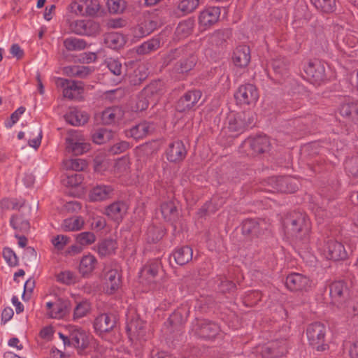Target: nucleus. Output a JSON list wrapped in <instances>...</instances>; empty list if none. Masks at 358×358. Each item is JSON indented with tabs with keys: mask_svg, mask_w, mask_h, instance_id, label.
<instances>
[{
	"mask_svg": "<svg viewBox=\"0 0 358 358\" xmlns=\"http://www.w3.org/2000/svg\"><path fill=\"white\" fill-rule=\"evenodd\" d=\"M326 327L320 322L310 324L306 330V335L310 345L317 351H324L327 348L325 342Z\"/></svg>",
	"mask_w": 358,
	"mask_h": 358,
	"instance_id": "1",
	"label": "nucleus"
},
{
	"mask_svg": "<svg viewBox=\"0 0 358 358\" xmlns=\"http://www.w3.org/2000/svg\"><path fill=\"white\" fill-rule=\"evenodd\" d=\"M237 103L240 105H255L259 99L257 88L252 84L241 85L234 94Z\"/></svg>",
	"mask_w": 358,
	"mask_h": 358,
	"instance_id": "2",
	"label": "nucleus"
},
{
	"mask_svg": "<svg viewBox=\"0 0 358 358\" xmlns=\"http://www.w3.org/2000/svg\"><path fill=\"white\" fill-rule=\"evenodd\" d=\"M310 227L309 219L306 215L300 214L287 225V232L290 236L302 238L308 235Z\"/></svg>",
	"mask_w": 358,
	"mask_h": 358,
	"instance_id": "3",
	"label": "nucleus"
},
{
	"mask_svg": "<svg viewBox=\"0 0 358 358\" xmlns=\"http://www.w3.org/2000/svg\"><path fill=\"white\" fill-rule=\"evenodd\" d=\"M66 149L74 155H82L90 149V145L86 142L84 136L77 131H72L66 138Z\"/></svg>",
	"mask_w": 358,
	"mask_h": 358,
	"instance_id": "4",
	"label": "nucleus"
},
{
	"mask_svg": "<svg viewBox=\"0 0 358 358\" xmlns=\"http://www.w3.org/2000/svg\"><path fill=\"white\" fill-rule=\"evenodd\" d=\"M306 79L313 85H320L326 80L325 66L320 61L310 62L304 67Z\"/></svg>",
	"mask_w": 358,
	"mask_h": 358,
	"instance_id": "5",
	"label": "nucleus"
},
{
	"mask_svg": "<svg viewBox=\"0 0 358 358\" xmlns=\"http://www.w3.org/2000/svg\"><path fill=\"white\" fill-rule=\"evenodd\" d=\"M321 252L326 259L334 261L343 260L348 256L344 245L334 240L328 241L321 249Z\"/></svg>",
	"mask_w": 358,
	"mask_h": 358,
	"instance_id": "6",
	"label": "nucleus"
},
{
	"mask_svg": "<svg viewBox=\"0 0 358 358\" xmlns=\"http://www.w3.org/2000/svg\"><path fill=\"white\" fill-rule=\"evenodd\" d=\"M160 262L155 260L146 264L140 271V278L143 283L152 285L153 288L159 282L158 273L160 270Z\"/></svg>",
	"mask_w": 358,
	"mask_h": 358,
	"instance_id": "7",
	"label": "nucleus"
},
{
	"mask_svg": "<svg viewBox=\"0 0 358 358\" xmlns=\"http://www.w3.org/2000/svg\"><path fill=\"white\" fill-rule=\"evenodd\" d=\"M45 315L49 318L62 319L69 311L68 303L60 298L48 301L45 305Z\"/></svg>",
	"mask_w": 358,
	"mask_h": 358,
	"instance_id": "8",
	"label": "nucleus"
},
{
	"mask_svg": "<svg viewBox=\"0 0 358 358\" xmlns=\"http://www.w3.org/2000/svg\"><path fill=\"white\" fill-rule=\"evenodd\" d=\"M57 85L63 88V94L69 99H76L83 93V85L81 82L58 78Z\"/></svg>",
	"mask_w": 358,
	"mask_h": 358,
	"instance_id": "9",
	"label": "nucleus"
},
{
	"mask_svg": "<svg viewBox=\"0 0 358 358\" xmlns=\"http://www.w3.org/2000/svg\"><path fill=\"white\" fill-rule=\"evenodd\" d=\"M120 285L121 278L119 268H115L108 270L104 275L103 291L108 294H112L120 287Z\"/></svg>",
	"mask_w": 358,
	"mask_h": 358,
	"instance_id": "10",
	"label": "nucleus"
},
{
	"mask_svg": "<svg viewBox=\"0 0 358 358\" xmlns=\"http://www.w3.org/2000/svg\"><path fill=\"white\" fill-rule=\"evenodd\" d=\"M231 59L236 67L239 69L246 68L251 60L250 48L245 45L237 46L233 52Z\"/></svg>",
	"mask_w": 358,
	"mask_h": 358,
	"instance_id": "11",
	"label": "nucleus"
},
{
	"mask_svg": "<svg viewBox=\"0 0 358 358\" xmlns=\"http://www.w3.org/2000/svg\"><path fill=\"white\" fill-rule=\"evenodd\" d=\"M127 331L129 338L131 341H141L145 339V327L143 321L138 317H136L128 321L127 324Z\"/></svg>",
	"mask_w": 358,
	"mask_h": 358,
	"instance_id": "12",
	"label": "nucleus"
},
{
	"mask_svg": "<svg viewBox=\"0 0 358 358\" xmlns=\"http://www.w3.org/2000/svg\"><path fill=\"white\" fill-rule=\"evenodd\" d=\"M285 285L292 291L306 290L310 287L311 282L308 277L294 273L287 275Z\"/></svg>",
	"mask_w": 358,
	"mask_h": 358,
	"instance_id": "13",
	"label": "nucleus"
},
{
	"mask_svg": "<svg viewBox=\"0 0 358 358\" xmlns=\"http://www.w3.org/2000/svg\"><path fill=\"white\" fill-rule=\"evenodd\" d=\"M157 26L156 20L150 17H145L143 20L132 29V35L136 39L141 38L152 33L157 28Z\"/></svg>",
	"mask_w": 358,
	"mask_h": 358,
	"instance_id": "14",
	"label": "nucleus"
},
{
	"mask_svg": "<svg viewBox=\"0 0 358 358\" xmlns=\"http://www.w3.org/2000/svg\"><path fill=\"white\" fill-rule=\"evenodd\" d=\"M242 113H230L227 117V129L230 132V136L234 137L242 133L246 126L245 120L243 119Z\"/></svg>",
	"mask_w": 358,
	"mask_h": 358,
	"instance_id": "15",
	"label": "nucleus"
},
{
	"mask_svg": "<svg viewBox=\"0 0 358 358\" xmlns=\"http://www.w3.org/2000/svg\"><path fill=\"white\" fill-rule=\"evenodd\" d=\"M220 10L218 7H210L201 12L199 15V24L201 27L207 28L218 21Z\"/></svg>",
	"mask_w": 358,
	"mask_h": 358,
	"instance_id": "16",
	"label": "nucleus"
},
{
	"mask_svg": "<svg viewBox=\"0 0 358 358\" xmlns=\"http://www.w3.org/2000/svg\"><path fill=\"white\" fill-rule=\"evenodd\" d=\"M127 204L122 201L114 202L106 208V215L115 222H119L127 212Z\"/></svg>",
	"mask_w": 358,
	"mask_h": 358,
	"instance_id": "17",
	"label": "nucleus"
},
{
	"mask_svg": "<svg viewBox=\"0 0 358 358\" xmlns=\"http://www.w3.org/2000/svg\"><path fill=\"white\" fill-rule=\"evenodd\" d=\"M71 345L83 350L90 344V335L80 329H73L70 333Z\"/></svg>",
	"mask_w": 358,
	"mask_h": 358,
	"instance_id": "18",
	"label": "nucleus"
},
{
	"mask_svg": "<svg viewBox=\"0 0 358 358\" xmlns=\"http://www.w3.org/2000/svg\"><path fill=\"white\" fill-rule=\"evenodd\" d=\"M201 96L199 90L189 91L187 92L178 101L177 109L179 111L189 110L199 101Z\"/></svg>",
	"mask_w": 358,
	"mask_h": 358,
	"instance_id": "19",
	"label": "nucleus"
},
{
	"mask_svg": "<svg viewBox=\"0 0 358 358\" xmlns=\"http://www.w3.org/2000/svg\"><path fill=\"white\" fill-rule=\"evenodd\" d=\"M243 143L245 147H250L255 153L265 152L270 145L269 139L266 136H258L248 138Z\"/></svg>",
	"mask_w": 358,
	"mask_h": 358,
	"instance_id": "20",
	"label": "nucleus"
},
{
	"mask_svg": "<svg viewBox=\"0 0 358 358\" xmlns=\"http://www.w3.org/2000/svg\"><path fill=\"white\" fill-rule=\"evenodd\" d=\"M154 127L152 124L143 122L125 131L127 137H131L136 140L141 139L148 135Z\"/></svg>",
	"mask_w": 358,
	"mask_h": 358,
	"instance_id": "21",
	"label": "nucleus"
},
{
	"mask_svg": "<svg viewBox=\"0 0 358 358\" xmlns=\"http://www.w3.org/2000/svg\"><path fill=\"white\" fill-rule=\"evenodd\" d=\"M115 324V321L112 315L101 314L94 320V327L95 331L101 334L111 330Z\"/></svg>",
	"mask_w": 358,
	"mask_h": 358,
	"instance_id": "22",
	"label": "nucleus"
},
{
	"mask_svg": "<svg viewBox=\"0 0 358 358\" xmlns=\"http://www.w3.org/2000/svg\"><path fill=\"white\" fill-rule=\"evenodd\" d=\"M73 31L78 34L91 35L97 32L99 26L92 21L76 20L72 24Z\"/></svg>",
	"mask_w": 358,
	"mask_h": 358,
	"instance_id": "23",
	"label": "nucleus"
},
{
	"mask_svg": "<svg viewBox=\"0 0 358 358\" xmlns=\"http://www.w3.org/2000/svg\"><path fill=\"white\" fill-rule=\"evenodd\" d=\"M102 166L111 171L113 169L115 172H123L129 168V161L127 158H120L115 162L110 163L108 161H104L101 164H99L96 160L94 165L95 171L98 172L102 171Z\"/></svg>",
	"mask_w": 358,
	"mask_h": 358,
	"instance_id": "24",
	"label": "nucleus"
},
{
	"mask_svg": "<svg viewBox=\"0 0 358 358\" xmlns=\"http://www.w3.org/2000/svg\"><path fill=\"white\" fill-rule=\"evenodd\" d=\"M97 264L96 257L87 254L82 257L78 266V271L83 276H88L95 269Z\"/></svg>",
	"mask_w": 358,
	"mask_h": 358,
	"instance_id": "25",
	"label": "nucleus"
},
{
	"mask_svg": "<svg viewBox=\"0 0 358 358\" xmlns=\"http://www.w3.org/2000/svg\"><path fill=\"white\" fill-rule=\"evenodd\" d=\"M185 155L186 150L181 141H176L171 144L166 152L168 160L173 162L182 160Z\"/></svg>",
	"mask_w": 358,
	"mask_h": 358,
	"instance_id": "26",
	"label": "nucleus"
},
{
	"mask_svg": "<svg viewBox=\"0 0 358 358\" xmlns=\"http://www.w3.org/2000/svg\"><path fill=\"white\" fill-rule=\"evenodd\" d=\"M113 191V189L110 186L97 185L91 189L89 198L92 201H103L110 197Z\"/></svg>",
	"mask_w": 358,
	"mask_h": 358,
	"instance_id": "27",
	"label": "nucleus"
},
{
	"mask_svg": "<svg viewBox=\"0 0 358 358\" xmlns=\"http://www.w3.org/2000/svg\"><path fill=\"white\" fill-rule=\"evenodd\" d=\"M65 119L73 126H81L88 121L89 115L85 111L73 108L65 115Z\"/></svg>",
	"mask_w": 358,
	"mask_h": 358,
	"instance_id": "28",
	"label": "nucleus"
},
{
	"mask_svg": "<svg viewBox=\"0 0 358 358\" xmlns=\"http://www.w3.org/2000/svg\"><path fill=\"white\" fill-rule=\"evenodd\" d=\"M340 114L348 119L356 120L358 118V103L345 100L339 107Z\"/></svg>",
	"mask_w": 358,
	"mask_h": 358,
	"instance_id": "29",
	"label": "nucleus"
},
{
	"mask_svg": "<svg viewBox=\"0 0 358 358\" xmlns=\"http://www.w3.org/2000/svg\"><path fill=\"white\" fill-rule=\"evenodd\" d=\"M85 224L84 219L80 216H73L64 219L61 224L63 231H76L83 229Z\"/></svg>",
	"mask_w": 358,
	"mask_h": 358,
	"instance_id": "30",
	"label": "nucleus"
},
{
	"mask_svg": "<svg viewBox=\"0 0 358 358\" xmlns=\"http://www.w3.org/2000/svg\"><path fill=\"white\" fill-rule=\"evenodd\" d=\"M124 112L120 107L106 109L102 113V120L104 124H110L122 118Z\"/></svg>",
	"mask_w": 358,
	"mask_h": 358,
	"instance_id": "31",
	"label": "nucleus"
},
{
	"mask_svg": "<svg viewBox=\"0 0 358 358\" xmlns=\"http://www.w3.org/2000/svg\"><path fill=\"white\" fill-rule=\"evenodd\" d=\"M192 250L188 246L180 248L173 253L175 262L179 265H184L192 259Z\"/></svg>",
	"mask_w": 358,
	"mask_h": 358,
	"instance_id": "32",
	"label": "nucleus"
},
{
	"mask_svg": "<svg viewBox=\"0 0 358 358\" xmlns=\"http://www.w3.org/2000/svg\"><path fill=\"white\" fill-rule=\"evenodd\" d=\"M161 212L164 219L167 222H174L178 217V210L173 201L164 203L161 206Z\"/></svg>",
	"mask_w": 358,
	"mask_h": 358,
	"instance_id": "33",
	"label": "nucleus"
},
{
	"mask_svg": "<svg viewBox=\"0 0 358 358\" xmlns=\"http://www.w3.org/2000/svg\"><path fill=\"white\" fill-rule=\"evenodd\" d=\"M347 287L343 281H336L330 286V296L334 303L341 302Z\"/></svg>",
	"mask_w": 358,
	"mask_h": 358,
	"instance_id": "34",
	"label": "nucleus"
},
{
	"mask_svg": "<svg viewBox=\"0 0 358 358\" xmlns=\"http://www.w3.org/2000/svg\"><path fill=\"white\" fill-rule=\"evenodd\" d=\"M277 191L292 193L298 189V185L293 179L280 177L277 180Z\"/></svg>",
	"mask_w": 358,
	"mask_h": 358,
	"instance_id": "35",
	"label": "nucleus"
},
{
	"mask_svg": "<svg viewBox=\"0 0 358 358\" xmlns=\"http://www.w3.org/2000/svg\"><path fill=\"white\" fill-rule=\"evenodd\" d=\"M105 43L112 49H118L123 47L125 43V38L122 34L113 32L106 35Z\"/></svg>",
	"mask_w": 358,
	"mask_h": 358,
	"instance_id": "36",
	"label": "nucleus"
},
{
	"mask_svg": "<svg viewBox=\"0 0 358 358\" xmlns=\"http://www.w3.org/2000/svg\"><path fill=\"white\" fill-rule=\"evenodd\" d=\"M10 224L15 231L19 232H26L29 229V222L20 215L12 216Z\"/></svg>",
	"mask_w": 358,
	"mask_h": 358,
	"instance_id": "37",
	"label": "nucleus"
},
{
	"mask_svg": "<svg viewBox=\"0 0 358 358\" xmlns=\"http://www.w3.org/2000/svg\"><path fill=\"white\" fill-rule=\"evenodd\" d=\"M117 248V243L113 240H105L99 243L97 246L98 253L106 257L113 254Z\"/></svg>",
	"mask_w": 358,
	"mask_h": 358,
	"instance_id": "38",
	"label": "nucleus"
},
{
	"mask_svg": "<svg viewBox=\"0 0 358 358\" xmlns=\"http://www.w3.org/2000/svg\"><path fill=\"white\" fill-rule=\"evenodd\" d=\"M56 279L58 282L66 285H74L78 282V275L74 272L69 270L59 272L56 275Z\"/></svg>",
	"mask_w": 358,
	"mask_h": 358,
	"instance_id": "39",
	"label": "nucleus"
},
{
	"mask_svg": "<svg viewBox=\"0 0 358 358\" xmlns=\"http://www.w3.org/2000/svg\"><path fill=\"white\" fill-rule=\"evenodd\" d=\"M113 136L110 130L106 129H99L95 131L92 136L94 143L96 144H103L110 141Z\"/></svg>",
	"mask_w": 358,
	"mask_h": 358,
	"instance_id": "40",
	"label": "nucleus"
},
{
	"mask_svg": "<svg viewBox=\"0 0 358 358\" xmlns=\"http://www.w3.org/2000/svg\"><path fill=\"white\" fill-rule=\"evenodd\" d=\"M314 6L324 12L332 13L336 10V5L335 0H310Z\"/></svg>",
	"mask_w": 358,
	"mask_h": 358,
	"instance_id": "41",
	"label": "nucleus"
},
{
	"mask_svg": "<svg viewBox=\"0 0 358 358\" xmlns=\"http://www.w3.org/2000/svg\"><path fill=\"white\" fill-rule=\"evenodd\" d=\"M220 327L215 323L208 322L201 324V335L206 338H213L218 334Z\"/></svg>",
	"mask_w": 358,
	"mask_h": 358,
	"instance_id": "42",
	"label": "nucleus"
},
{
	"mask_svg": "<svg viewBox=\"0 0 358 358\" xmlns=\"http://www.w3.org/2000/svg\"><path fill=\"white\" fill-rule=\"evenodd\" d=\"M199 0H180L178 9L182 15H187L194 11L199 6Z\"/></svg>",
	"mask_w": 358,
	"mask_h": 358,
	"instance_id": "43",
	"label": "nucleus"
},
{
	"mask_svg": "<svg viewBox=\"0 0 358 358\" xmlns=\"http://www.w3.org/2000/svg\"><path fill=\"white\" fill-rule=\"evenodd\" d=\"M159 39L152 38L138 46L136 51L141 55L148 54L157 50L159 47Z\"/></svg>",
	"mask_w": 358,
	"mask_h": 358,
	"instance_id": "44",
	"label": "nucleus"
},
{
	"mask_svg": "<svg viewBox=\"0 0 358 358\" xmlns=\"http://www.w3.org/2000/svg\"><path fill=\"white\" fill-rule=\"evenodd\" d=\"M91 310V304L87 301L84 300L78 303L74 308L73 317L78 319L86 316Z\"/></svg>",
	"mask_w": 358,
	"mask_h": 358,
	"instance_id": "45",
	"label": "nucleus"
},
{
	"mask_svg": "<svg viewBox=\"0 0 358 358\" xmlns=\"http://www.w3.org/2000/svg\"><path fill=\"white\" fill-rule=\"evenodd\" d=\"M92 69L89 66H74L66 68V72L70 76H77L81 78H86L92 72Z\"/></svg>",
	"mask_w": 358,
	"mask_h": 358,
	"instance_id": "46",
	"label": "nucleus"
},
{
	"mask_svg": "<svg viewBox=\"0 0 358 358\" xmlns=\"http://www.w3.org/2000/svg\"><path fill=\"white\" fill-rule=\"evenodd\" d=\"M107 8L110 13H122L125 9V3L122 0H108Z\"/></svg>",
	"mask_w": 358,
	"mask_h": 358,
	"instance_id": "47",
	"label": "nucleus"
},
{
	"mask_svg": "<svg viewBox=\"0 0 358 358\" xmlns=\"http://www.w3.org/2000/svg\"><path fill=\"white\" fill-rule=\"evenodd\" d=\"M263 355L266 356L271 355L275 357L279 355H283L286 352V348L285 344L281 345L278 348H275V343H272L271 346H265L263 348Z\"/></svg>",
	"mask_w": 358,
	"mask_h": 358,
	"instance_id": "48",
	"label": "nucleus"
},
{
	"mask_svg": "<svg viewBox=\"0 0 358 358\" xmlns=\"http://www.w3.org/2000/svg\"><path fill=\"white\" fill-rule=\"evenodd\" d=\"M64 46L69 50H82L85 48L86 43L79 38H66L64 41Z\"/></svg>",
	"mask_w": 358,
	"mask_h": 358,
	"instance_id": "49",
	"label": "nucleus"
},
{
	"mask_svg": "<svg viewBox=\"0 0 358 358\" xmlns=\"http://www.w3.org/2000/svg\"><path fill=\"white\" fill-rule=\"evenodd\" d=\"M76 240L77 243L82 245H88L93 243L95 240V236L92 232H82L76 235Z\"/></svg>",
	"mask_w": 358,
	"mask_h": 358,
	"instance_id": "50",
	"label": "nucleus"
},
{
	"mask_svg": "<svg viewBox=\"0 0 358 358\" xmlns=\"http://www.w3.org/2000/svg\"><path fill=\"white\" fill-rule=\"evenodd\" d=\"M70 238L65 235H57L51 239V243L57 250H62L69 242Z\"/></svg>",
	"mask_w": 358,
	"mask_h": 358,
	"instance_id": "51",
	"label": "nucleus"
},
{
	"mask_svg": "<svg viewBox=\"0 0 358 358\" xmlns=\"http://www.w3.org/2000/svg\"><path fill=\"white\" fill-rule=\"evenodd\" d=\"M86 15H94L100 9L98 0H85Z\"/></svg>",
	"mask_w": 358,
	"mask_h": 358,
	"instance_id": "52",
	"label": "nucleus"
},
{
	"mask_svg": "<svg viewBox=\"0 0 358 358\" xmlns=\"http://www.w3.org/2000/svg\"><path fill=\"white\" fill-rule=\"evenodd\" d=\"M25 112L24 107L18 108L15 112H13L9 120L5 122V127L8 129L11 128L20 118L21 115Z\"/></svg>",
	"mask_w": 358,
	"mask_h": 358,
	"instance_id": "53",
	"label": "nucleus"
},
{
	"mask_svg": "<svg viewBox=\"0 0 358 358\" xmlns=\"http://www.w3.org/2000/svg\"><path fill=\"white\" fill-rule=\"evenodd\" d=\"M262 224H264L263 222L259 223L255 220H247L243 222V229L244 231L256 234L259 232V228H262L260 225Z\"/></svg>",
	"mask_w": 358,
	"mask_h": 358,
	"instance_id": "54",
	"label": "nucleus"
},
{
	"mask_svg": "<svg viewBox=\"0 0 358 358\" xmlns=\"http://www.w3.org/2000/svg\"><path fill=\"white\" fill-rule=\"evenodd\" d=\"M345 168L352 175L358 176V157L347 159L345 163Z\"/></svg>",
	"mask_w": 358,
	"mask_h": 358,
	"instance_id": "55",
	"label": "nucleus"
},
{
	"mask_svg": "<svg viewBox=\"0 0 358 358\" xmlns=\"http://www.w3.org/2000/svg\"><path fill=\"white\" fill-rule=\"evenodd\" d=\"M5 261L10 266H15L18 264V259L15 253L10 248H5L3 251Z\"/></svg>",
	"mask_w": 358,
	"mask_h": 358,
	"instance_id": "56",
	"label": "nucleus"
},
{
	"mask_svg": "<svg viewBox=\"0 0 358 358\" xmlns=\"http://www.w3.org/2000/svg\"><path fill=\"white\" fill-rule=\"evenodd\" d=\"M195 62V58L194 57H191L181 62L179 66L177 68V71L180 73L188 72L194 66Z\"/></svg>",
	"mask_w": 358,
	"mask_h": 358,
	"instance_id": "57",
	"label": "nucleus"
},
{
	"mask_svg": "<svg viewBox=\"0 0 358 358\" xmlns=\"http://www.w3.org/2000/svg\"><path fill=\"white\" fill-rule=\"evenodd\" d=\"M106 64L108 69L114 75L120 76L121 74L122 64L118 60L110 58L106 60Z\"/></svg>",
	"mask_w": 358,
	"mask_h": 358,
	"instance_id": "58",
	"label": "nucleus"
},
{
	"mask_svg": "<svg viewBox=\"0 0 358 358\" xmlns=\"http://www.w3.org/2000/svg\"><path fill=\"white\" fill-rule=\"evenodd\" d=\"M70 8L72 12L75 13L77 15H86L85 0H74L71 3Z\"/></svg>",
	"mask_w": 358,
	"mask_h": 358,
	"instance_id": "59",
	"label": "nucleus"
},
{
	"mask_svg": "<svg viewBox=\"0 0 358 358\" xmlns=\"http://www.w3.org/2000/svg\"><path fill=\"white\" fill-rule=\"evenodd\" d=\"M83 179L81 173H73L67 176L66 185L70 187H76L82 183Z\"/></svg>",
	"mask_w": 358,
	"mask_h": 358,
	"instance_id": "60",
	"label": "nucleus"
},
{
	"mask_svg": "<svg viewBox=\"0 0 358 358\" xmlns=\"http://www.w3.org/2000/svg\"><path fill=\"white\" fill-rule=\"evenodd\" d=\"M192 30V26L190 23L187 22H181L178 24L176 33L178 35H180L181 37H185L187 36Z\"/></svg>",
	"mask_w": 358,
	"mask_h": 358,
	"instance_id": "61",
	"label": "nucleus"
},
{
	"mask_svg": "<svg viewBox=\"0 0 358 358\" xmlns=\"http://www.w3.org/2000/svg\"><path fill=\"white\" fill-rule=\"evenodd\" d=\"M129 147V143L126 141H120L113 145L110 148V152L114 155L119 154L127 150Z\"/></svg>",
	"mask_w": 358,
	"mask_h": 358,
	"instance_id": "62",
	"label": "nucleus"
},
{
	"mask_svg": "<svg viewBox=\"0 0 358 358\" xmlns=\"http://www.w3.org/2000/svg\"><path fill=\"white\" fill-rule=\"evenodd\" d=\"M36 136L33 138L30 139L28 142L29 145L31 148H34V149H37L41 143V138H42V131L40 127L37 128L35 130Z\"/></svg>",
	"mask_w": 358,
	"mask_h": 358,
	"instance_id": "63",
	"label": "nucleus"
},
{
	"mask_svg": "<svg viewBox=\"0 0 358 358\" xmlns=\"http://www.w3.org/2000/svg\"><path fill=\"white\" fill-rule=\"evenodd\" d=\"M69 166L76 171H80L86 167V162L81 159H74L69 161Z\"/></svg>",
	"mask_w": 358,
	"mask_h": 358,
	"instance_id": "64",
	"label": "nucleus"
}]
</instances>
